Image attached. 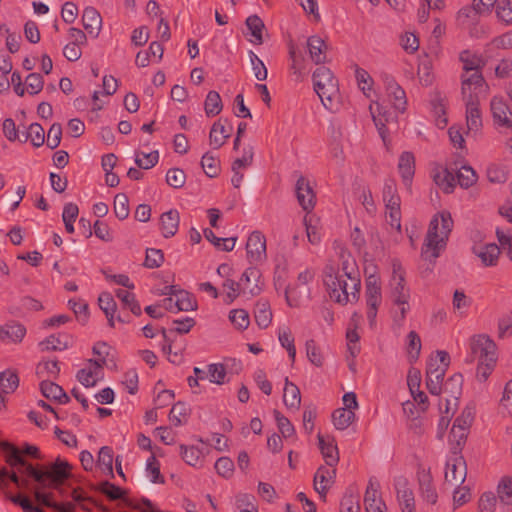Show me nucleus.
Segmentation results:
<instances>
[{"label":"nucleus","mask_w":512,"mask_h":512,"mask_svg":"<svg viewBox=\"0 0 512 512\" xmlns=\"http://www.w3.org/2000/svg\"><path fill=\"white\" fill-rule=\"evenodd\" d=\"M390 297L393 305L396 307V313H399V320L403 321L410 311V289L406 284L405 271L401 263L394 260L392 262V276L389 281Z\"/></svg>","instance_id":"nucleus-5"},{"label":"nucleus","mask_w":512,"mask_h":512,"mask_svg":"<svg viewBox=\"0 0 512 512\" xmlns=\"http://www.w3.org/2000/svg\"><path fill=\"white\" fill-rule=\"evenodd\" d=\"M466 102V124L470 132H478L482 127L479 99H464Z\"/></svg>","instance_id":"nucleus-25"},{"label":"nucleus","mask_w":512,"mask_h":512,"mask_svg":"<svg viewBox=\"0 0 512 512\" xmlns=\"http://www.w3.org/2000/svg\"><path fill=\"white\" fill-rule=\"evenodd\" d=\"M82 23L90 36L98 37L102 28V17L94 7L88 6L83 10Z\"/></svg>","instance_id":"nucleus-23"},{"label":"nucleus","mask_w":512,"mask_h":512,"mask_svg":"<svg viewBox=\"0 0 512 512\" xmlns=\"http://www.w3.org/2000/svg\"><path fill=\"white\" fill-rule=\"evenodd\" d=\"M19 385V377L12 370H5L0 374V387L3 393L14 392Z\"/></svg>","instance_id":"nucleus-49"},{"label":"nucleus","mask_w":512,"mask_h":512,"mask_svg":"<svg viewBox=\"0 0 512 512\" xmlns=\"http://www.w3.org/2000/svg\"><path fill=\"white\" fill-rule=\"evenodd\" d=\"M305 350L306 356L312 365L316 367H322L324 365L325 357L315 340H307L305 343Z\"/></svg>","instance_id":"nucleus-43"},{"label":"nucleus","mask_w":512,"mask_h":512,"mask_svg":"<svg viewBox=\"0 0 512 512\" xmlns=\"http://www.w3.org/2000/svg\"><path fill=\"white\" fill-rule=\"evenodd\" d=\"M432 112L435 116L436 125L443 129L448 119L446 117V99L440 93H435L431 99Z\"/></svg>","instance_id":"nucleus-35"},{"label":"nucleus","mask_w":512,"mask_h":512,"mask_svg":"<svg viewBox=\"0 0 512 512\" xmlns=\"http://www.w3.org/2000/svg\"><path fill=\"white\" fill-rule=\"evenodd\" d=\"M205 238L222 251H232L235 247V238H219L211 229L204 230Z\"/></svg>","instance_id":"nucleus-51"},{"label":"nucleus","mask_w":512,"mask_h":512,"mask_svg":"<svg viewBox=\"0 0 512 512\" xmlns=\"http://www.w3.org/2000/svg\"><path fill=\"white\" fill-rule=\"evenodd\" d=\"M369 110L379 134L385 139L387 134L386 123L389 121L386 113H381V107L378 103L370 104Z\"/></svg>","instance_id":"nucleus-45"},{"label":"nucleus","mask_w":512,"mask_h":512,"mask_svg":"<svg viewBox=\"0 0 512 512\" xmlns=\"http://www.w3.org/2000/svg\"><path fill=\"white\" fill-rule=\"evenodd\" d=\"M496 16L505 25L512 24V0H499L496 4Z\"/></svg>","instance_id":"nucleus-58"},{"label":"nucleus","mask_w":512,"mask_h":512,"mask_svg":"<svg viewBox=\"0 0 512 512\" xmlns=\"http://www.w3.org/2000/svg\"><path fill=\"white\" fill-rule=\"evenodd\" d=\"M180 214L176 209H170L160 216V230L165 238L173 237L179 228Z\"/></svg>","instance_id":"nucleus-24"},{"label":"nucleus","mask_w":512,"mask_h":512,"mask_svg":"<svg viewBox=\"0 0 512 512\" xmlns=\"http://www.w3.org/2000/svg\"><path fill=\"white\" fill-rule=\"evenodd\" d=\"M255 321L260 328H267L272 321V312L267 301H258L255 306Z\"/></svg>","instance_id":"nucleus-41"},{"label":"nucleus","mask_w":512,"mask_h":512,"mask_svg":"<svg viewBox=\"0 0 512 512\" xmlns=\"http://www.w3.org/2000/svg\"><path fill=\"white\" fill-rule=\"evenodd\" d=\"M114 213L119 220H124L129 216V200L126 194L119 193L114 198Z\"/></svg>","instance_id":"nucleus-56"},{"label":"nucleus","mask_w":512,"mask_h":512,"mask_svg":"<svg viewBox=\"0 0 512 512\" xmlns=\"http://www.w3.org/2000/svg\"><path fill=\"white\" fill-rule=\"evenodd\" d=\"M397 498L402 512H415V499L412 490L405 480L399 481L397 486Z\"/></svg>","instance_id":"nucleus-30"},{"label":"nucleus","mask_w":512,"mask_h":512,"mask_svg":"<svg viewBox=\"0 0 512 512\" xmlns=\"http://www.w3.org/2000/svg\"><path fill=\"white\" fill-rule=\"evenodd\" d=\"M59 372L60 367L56 360L41 361L36 367V374L42 380L55 379Z\"/></svg>","instance_id":"nucleus-40"},{"label":"nucleus","mask_w":512,"mask_h":512,"mask_svg":"<svg viewBox=\"0 0 512 512\" xmlns=\"http://www.w3.org/2000/svg\"><path fill=\"white\" fill-rule=\"evenodd\" d=\"M105 364V359L89 360L87 365L78 371V381L85 387L95 386L104 376L103 367Z\"/></svg>","instance_id":"nucleus-12"},{"label":"nucleus","mask_w":512,"mask_h":512,"mask_svg":"<svg viewBox=\"0 0 512 512\" xmlns=\"http://www.w3.org/2000/svg\"><path fill=\"white\" fill-rule=\"evenodd\" d=\"M318 443L323 459L328 466H337L339 453L335 439L332 436L318 434Z\"/></svg>","instance_id":"nucleus-20"},{"label":"nucleus","mask_w":512,"mask_h":512,"mask_svg":"<svg viewBox=\"0 0 512 512\" xmlns=\"http://www.w3.org/2000/svg\"><path fill=\"white\" fill-rule=\"evenodd\" d=\"M407 340V352L409 358L412 361H415L416 359H418L421 351V339L415 331H410L407 335Z\"/></svg>","instance_id":"nucleus-63"},{"label":"nucleus","mask_w":512,"mask_h":512,"mask_svg":"<svg viewBox=\"0 0 512 512\" xmlns=\"http://www.w3.org/2000/svg\"><path fill=\"white\" fill-rule=\"evenodd\" d=\"M116 296L122 302L123 307L128 308L134 315H141V307L135 298V294L130 289L120 288L115 292Z\"/></svg>","instance_id":"nucleus-39"},{"label":"nucleus","mask_w":512,"mask_h":512,"mask_svg":"<svg viewBox=\"0 0 512 512\" xmlns=\"http://www.w3.org/2000/svg\"><path fill=\"white\" fill-rule=\"evenodd\" d=\"M420 490L423 500L429 504H435L438 499V494L429 476H425L420 481Z\"/></svg>","instance_id":"nucleus-57"},{"label":"nucleus","mask_w":512,"mask_h":512,"mask_svg":"<svg viewBox=\"0 0 512 512\" xmlns=\"http://www.w3.org/2000/svg\"><path fill=\"white\" fill-rule=\"evenodd\" d=\"M189 409L181 402L176 403L170 410L169 419L175 426H181L188 421Z\"/></svg>","instance_id":"nucleus-50"},{"label":"nucleus","mask_w":512,"mask_h":512,"mask_svg":"<svg viewBox=\"0 0 512 512\" xmlns=\"http://www.w3.org/2000/svg\"><path fill=\"white\" fill-rule=\"evenodd\" d=\"M452 228L453 219L450 212L441 211L433 216L421 249V256L425 260L434 261L440 256L446 248Z\"/></svg>","instance_id":"nucleus-2"},{"label":"nucleus","mask_w":512,"mask_h":512,"mask_svg":"<svg viewBox=\"0 0 512 512\" xmlns=\"http://www.w3.org/2000/svg\"><path fill=\"white\" fill-rule=\"evenodd\" d=\"M260 279V271L256 267H249L242 274L240 284L244 291H247L251 295H257L261 291Z\"/></svg>","instance_id":"nucleus-27"},{"label":"nucleus","mask_w":512,"mask_h":512,"mask_svg":"<svg viewBox=\"0 0 512 512\" xmlns=\"http://www.w3.org/2000/svg\"><path fill=\"white\" fill-rule=\"evenodd\" d=\"M180 455L184 462L192 467L201 468L204 465V453L194 445H180Z\"/></svg>","instance_id":"nucleus-31"},{"label":"nucleus","mask_w":512,"mask_h":512,"mask_svg":"<svg viewBox=\"0 0 512 512\" xmlns=\"http://www.w3.org/2000/svg\"><path fill=\"white\" fill-rule=\"evenodd\" d=\"M50 498H51V494L42 493L40 491L35 492V499L39 503H41L47 507H52V508L56 509L58 512H73L74 504H72V503L58 504V503L52 502L50 500Z\"/></svg>","instance_id":"nucleus-55"},{"label":"nucleus","mask_w":512,"mask_h":512,"mask_svg":"<svg viewBox=\"0 0 512 512\" xmlns=\"http://www.w3.org/2000/svg\"><path fill=\"white\" fill-rule=\"evenodd\" d=\"M71 344V338L66 334L50 335L39 343L41 351L64 350Z\"/></svg>","instance_id":"nucleus-36"},{"label":"nucleus","mask_w":512,"mask_h":512,"mask_svg":"<svg viewBox=\"0 0 512 512\" xmlns=\"http://www.w3.org/2000/svg\"><path fill=\"white\" fill-rule=\"evenodd\" d=\"M278 340L283 348L287 350L288 356L292 363L295 362L296 348L294 345V338L288 328L279 330Z\"/></svg>","instance_id":"nucleus-53"},{"label":"nucleus","mask_w":512,"mask_h":512,"mask_svg":"<svg viewBox=\"0 0 512 512\" xmlns=\"http://www.w3.org/2000/svg\"><path fill=\"white\" fill-rule=\"evenodd\" d=\"M162 295L175 296L176 311H192L196 309L197 303L194 297L183 290H176L175 286H166L162 291Z\"/></svg>","instance_id":"nucleus-22"},{"label":"nucleus","mask_w":512,"mask_h":512,"mask_svg":"<svg viewBox=\"0 0 512 512\" xmlns=\"http://www.w3.org/2000/svg\"><path fill=\"white\" fill-rule=\"evenodd\" d=\"M355 419L354 411L350 409H336L332 414V421L336 429H347Z\"/></svg>","instance_id":"nucleus-42"},{"label":"nucleus","mask_w":512,"mask_h":512,"mask_svg":"<svg viewBox=\"0 0 512 512\" xmlns=\"http://www.w3.org/2000/svg\"><path fill=\"white\" fill-rule=\"evenodd\" d=\"M98 302L101 310L105 313L108 319L109 325L114 327V314L116 312L117 306L112 295L110 293L104 292L100 294Z\"/></svg>","instance_id":"nucleus-44"},{"label":"nucleus","mask_w":512,"mask_h":512,"mask_svg":"<svg viewBox=\"0 0 512 512\" xmlns=\"http://www.w3.org/2000/svg\"><path fill=\"white\" fill-rule=\"evenodd\" d=\"M21 142H30L34 147H41L45 143V131L39 123H32L21 132Z\"/></svg>","instance_id":"nucleus-32"},{"label":"nucleus","mask_w":512,"mask_h":512,"mask_svg":"<svg viewBox=\"0 0 512 512\" xmlns=\"http://www.w3.org/2000/svg\"><path fill=\"white\" fill-rule=\"evenodd\" d=\"M246 25L251 36L249 41L255 45H261L263 43L262 32L265 28L261 18L257 15H251L247 18Z\"/></svg>","instance_id":"nucleus-38"},{"label":"nucleus","mask_w":512,"mask_h":512,"mask_svg":"<svg viewBox=\"0 0 512 512\" xmlns=\"http://www.w3.org/2000/svg\"><path fill=\"white\" fill-rule=\"evenodd\" d=\"M435 184L446 194H450L455 188V177L452 172L442 166H437L432 171Z\"/></svg>","instance_id":"nucleus-26"},{"label":"nucleus","mask_w":512,"mask_h":512,"mask_svg":"<svg viewBox=\"0 0 512 512\" xmlns=\"http://www.w3.org/2000/svg\"><path fill=\"white\" fill-rule=\"evenodd\" d=\"M324 284L330 299L336 303L346 305L348 303H356L359 299L361 286H356L355 292L352 282L337 276V274L334 273L333 267L326 268Z\"/></svg>","instance_id":"nucleus-6"},{"label":"nucleus","mask_w":512,"mask_h":512,"mask_svg":"<svg viewBox=\"0 0 512 512\" xmlns=\"http://www.w3.org/2000/svg\"><path fill=\"white\" fill-rule=\"evenodd\" d=\"M460 61L463 64V70L466 74H469L472 71H480L483 64L481 57L468 50L461 52Z\"/></svg>","instance_id":"nucleus-46"},{"label":"nucleus","mask_w":512,"mask_h":512,"mask_svg":"<svg viewBox=\"0 0 512 512\" xmlns=\"http://www.w3.org/2000/svg\"><path fill=\"white\" fill-rule=\"evenodd\" d=\"M313 84L324 107L330 111L336 110L340 95L338 81L331 70L325 66L318 67L313 73Z\"/></svg>","instance_id":"nucleus-4"},{"label":"nucleus","mask_w":512,"mask_h":512,"mask_svg":"<svg viewBox=\"0 0 512 512\" xmlns=\"http://www.w3.org/2000/svg\"><path fill=\"white\" fill-rule=\"evenodd\" d=\"M365 302L367 319L370 326H374L378 308L382 304L381 282L378 276L369 275L365 281Z\"/></svg>","instance_id":"nucleus-8"},{"label":"nucleus","mask_w":512,"mask_h":512,"mask_svg":"<svg viewBox=\"0 0 512 512\" xmlns=\"http://www.w3.org/2000/svg\"><path fill=\"white\" fill-rule=\"evenodd\" d=\"M364 504L366 512H386V505L379 493V483L376 480H369L366 488Z\"/></svg>","instance_id":"nucleus-19"},{"label":"nucleus","mask_w":512,"mask_h":512,"mask_svg":"<svg viewBox=\"0 0 512 512\" xmlns=\"http://www.w3.org/2000/svg\"><path fill=\"white\" fill-rule=\"evenodd\" d=\"M456 176L459 185L464 189L472 187L478 180L477 173L471 166L468 165L462 166L458 170Z\"/></svg>","instance_id":"nucleus-48"},{"label":"nucleus","mask_w":512,"mask_h":512,"mask_svg":"<svg viewBox=\"0 0 512 512\" xmlns=\"http://www.w3.org/2000/svg\"><path fill=\"white\" fill-rule=\"evenodd\" d=\"M283 401L287 408L297 410L301 403V394L299 388L292 382L285 379Z\"/></svg>","instance_id":"nucleus-37"},{"label":"nucleus","mask_w":512,"mask_h":512,"mask_svg":"<svg viewBox=\"0 0 512 512\" xmlns=\"http://www.w3.org/2000/svg\"><path fill=\"white\" fill-rule=\"evenodd\" d=\"M498 496L502 503L512 505V480L503 479L498 485Z\"/></svg>","instance_id":"nucleus-64"},{"label":"nucleus","mask_w":512,"mask_h":512,"mask_svg":"<svg viewBox=\"0 0 512 512\" xmlns=\"http://www.w3.org/2000/svg\"><path fill=\"white\" fill-rule=\"evenodd\" d=\"M334 273L352 282L355 290L356 286H361V275L357 262L349 253H341L339 267L337 269L334 268Z\"/></svg>","instance_id":"nucleus-11"},{"label":"nucleus","mask_w":512,"mask_h":512,"mask_svg":"<svg viewBox=\"0 0 512 512\" xmlns=\"http://www.w3.org/2000/svg\"><path fill=\"white\" fill-rule=\"evenodd\" d=\"M113 451L108 446H103L98 453L97 466L107 474L113 473Z\"/></svg>","instance_id":"nucleus-52"},{"label":"nucleus","mask_w":512,"mask_h":512,"mask_svg":"<svg viewBox=\"0 0 512 512\" xmlns=\"http://www.w3.org/2000/svg\"><path fill=\"white\" fill-rule=\"evenodd\" d=\"M450 364V356L446 351H437L431 356L426 369V386L433 395H439L442 391V382Z\"/></svg>","instance_id":"nucleus-7"},{"label":"nucleus","mask_w":512,"mask_h":512,"mask_svg":"<svg viewBox=\"0 0 512 512\" xmlns=\"http://www.w3.org/2000/svg\"><path fill=\"white\" fill-rule=\"evenodd\" d=\"M398 171L405 184H409L415 173V158L411 152H403L398 161Z\"/></svg>","instance_id":"nucleus-33"},{"label":"nucleus","mask_w":512,"mask_h":512,"mask_svg":"<svg viewBox=\"0 0 512 512\" xmlns=\"http://www.w3.org/2000/svg\"><path fill=\"white\" fill-rule=\"evenodd\" d=\"M295 190L298 203L302 209L306 212L312 211L316 204V195L309 180L300 175L296 181Z\"/></svg>","instance_id":"nucleus-15"},{"label":"nucleus","mask_w":512,"mask_h":512,"mask_svg":"<svg viewBox=\"0 0 512 512\" xmlns=\"http://www.w3.org/2000/svg\"><path fill=\"white\" fill-rule=\"evenodd\" d=\"M307 49L311 60L315 64H321L326 61L327 45L320 36H310L307 39Z\"/></svg>","instance_id":"nucleus-28"},{"label":"nucleus","mask_w":512,"mask_h":512,"mask_svg":"<svg viewBox=\"0 0 512 512\" xmlns=\"http://www.w3.org/2000/svg\"><path fill=\"white\" fill-rule=\"evenodd\" d=\"M159 159L158 151L149 153L137 152L135 156L136 164L142 169H150L154 167Z\"/></svg>","instance_id":"nucleus-60"},{"label":"nucleus","mask_w":512,"mask_h":512,"mask_svg":"<svg viewBox=\"0 0 512 512\" xmlns=\"http://www.w3.org/2000/svg\"><path fill=\"white\" fill-rule=\"evenodd\" d=\"M201 166L209 177H214L219 172V160L211 152L202 156Z\"/></svg>","instance_id":"nucleus-62"},{"label":"nucleus","mask_w":512,"mask_h":512,"mask_svg":"<svg viewBox=\"0 0 512 512\" xmlns=\"http://www.w3.org/2000/svg\"><path fill=\"white\" fill-rule=\"evenodd\" d=\"M336 478V466H320L313 479L314 489L322 500H326L328 490L333 486Z\"/></svg>","instance_id":"nucleus-13"},{"label":"nucleus","mask_w":512,"mask_h":512,"mask_svg":"<svg viewBox=\"0 0 512 512\" xmlns=\"http://www.w3.org/2000/svg\"><path fill=\"white\" fill-rule=\"evenodd\" d=\"M232 324L239 330H245L250 324L249 314L244 309H234L229 314Z\"/></svg>","instance_id":"nucleus-61"},{"label":"nucleus","mask_w":512,"mask_h":512,"mask_svg":"<svg viewBox=\"0 0 512 512\" xmlns=\"http://www.w3.org/2000/svg\"><path fill=\"white\" fill-rule=\"evenodd\" d=\"M7 461L11 466L23 467V472L43 488H57L71 475L70 464L59 458L54 463L37 468L27 463L18 450L13 449L8 454Z\"/></svg>","instance_id":"nucleus-1"},{"label":"nucleus","mask_w":512,"mask_h":512,"mask_svg":"<svg viewBox=\"0 0 512 512\" xmlns=\"http://www.w3.org/2000/svg\"><path fill=\"white\" fill-rule=\"evenodd\" d=\"M246 253L251 264L258 265L266 261V237L261 231L255 230L250 233L246 242Z\"/></svg>","instance_id":"nucleus-9"},{"label":"nucleus","mask_w":512,"mask_h":512,"mask_svg":"<svg viewBox=\"0 0 512 512\" xmlns=\"http://www.w3.org/2000/svg\"><path fill=\"white\" fill-rule=\"evenodd\" d=\"M232 126L227 120L219 119L216 121L209 133V142L214 149H219L223 146L226 140L230 137Z\"/></svg>","instance_id":"nucleus-21"},{"label":"nucleus","mask_w":512,"mask_h":512,"mask_svg":"<svg viewBox=\"0 0 512 512\" xmlns=\"http://www.w3.org/2000/svg\"><path fill=\"white\" fill-rule=\"evenodd\" d=\"M467 475V467L462 457H456L446 464L445 480L452 486L462 485Z\"/></svg>","instance_id":"nucleus-18"},{"label":"nucleus","mask_w":512,"mask_h":512,"mask_svg":"<svg viewBox=\"0 0 512 512\" xmlns=\"http://www.w3.org/2000/svg\"><path fill=\"white\" fill-rule=\"evenodd\" d=\"M40 390L44 397L57 401L59 404H67L70 401L63 388L52 381L42 380Z\"/></svg>","instance_id":"nucleus-29"},{"label":"nucleus","mask_w":512,"mask_h":512,"mask_svg":"<svg viewBox=\"0 0 512 512\" xmlns=\"http://www.w3.org/2000/svg\"><path fill=\"white\" fill-rule=\"evenodd\" d=\"M1 341L6 343H20L26 335V328L20 323H8L2 326Z\"/></svg>","instance_id":"nucleus-34"},{"label":"nucleus","mask_w":512,"mask_h":512,"mask_svg":"<svg viewBox=\"0 0 512 512\" xmlns=\"http://www.w3.org/2000/svg\"><path fill=\"white\" fill-rule=\"evenodd\" d=\"M146 472L153 483H164V477L160 473V463L155 455H151L146 461Z\"/></svg>","instance_id":"nucleus-59"},{"label":"nucleus","mask_w":512,"mask_h":512,"mask_svg":"<svg viewBox=\"0 0 512 512\" xmlns=\"http://www.w3.org/2000/svg\"><path fill=\"white\" fill-rule=\"evenodd\" d=\"M226 368L222 363H212L207 366V375L211 383L222 385L226 382Z\"/></svg>","instance_id":"nucleus-54"},{"label":"nucleus","mask_w":512,"mask_h":512,"mask_svg":"<svg viewBox=\"0 0 512 512\" xmlns=\"http://www.w3.org/2000/svg\"><path fill=\"white\" fill-rule=\"evenodd\" d=\"M487 91L481 71H472L462 75V95L464 99H479Z\"/></svg>","instance_id":"nucleus-10"},{"label":"nucleus","mask_w":512,"mask_h":512,"mask_svg":"<svg viewBox=\"0 0 512 512\" xmlns=\"http://www.w3.org/2000/svg\"><path fill=\"white\" fill-rule=\"evenodd\" d=\"M472 251L484 267L496 266L501 254L500 247L495 243L474 245Z\"/></svg>","instance_id":"nucleus-17"},{"label":"nucleus","mask_w":512,"mask_h":512,"mask_svg":"<svg viewBox=\"0 0 512 512\" xmlns=\"http://www.w3.org/2000/svg\"><path fill=\"white\" fill-rule=\"evenodd\" d=\"M385 88L391 106L397 112H405L407 109V97L404 89L391 76H386Z\"/></svg>","instance_id":"nucleus-14"},{"label":"nucleus","mask_w":512,"mask_h":512,"mask_svg":"<svg viewBox=\"0 0 512 512\" xmlns=\"http://www.w3.org/2000/svg\"><path fill=\"white\" fill-rule=\"evenodd\" d=\"M494 123L499 127L512 128V110L500 96H494L490 103Z\"/></svg>","instance_id":"nucleus-16"},{"label":"nucleus","mask_w":512,"mask_h":512,"mask_svg":"<svg viewBox=\"0 0 512 512\" xmlns=\"http://www.w3.org/2000/svg\"><path fill=\"white\" fill-rule=\"evenodd\" d=\"M470 348L478 359L477 378L486 381L497 363V347L495 342L485 334L475 335L470 339Z\"/></svg>","instance_id":"nucleus-3"},{"label":"nucleus","mask_w":512,"mask_h":512,"mask_svg":"<svg viewBox=\"0 0 512 512\" xmlns=\"http://www.w3.org/2000/svg\"><path fill=\"white\" fill-rule=\"evenodd\" d=\"M222 108L223 104L219 93L216 91L208 92L204 102V110L206 115L216 116L222 111Z\"/></svg>","instance_id":"nucleus-47"}]
</instances>
